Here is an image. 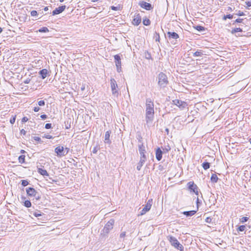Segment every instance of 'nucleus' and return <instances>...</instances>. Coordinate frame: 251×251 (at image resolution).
<instances>
[{
	"label": "nucleus",
	"mask_w": 251,
	"mask_h": 251,
	"mask_svg": "<svg viewBox=\"0 0 251 251\" xmlns=\"http://www.w3.org/2000/svg\"><path fill=\"white\" fill-rule=\"evenodd\" d=\"M196 210H190L188 211H184L182 212V213L186 217H190L194 215L196 213Z\"/></svg>",
	"instance_id": "nucleus-22"
},
{
	"label": "nucleus",
	"mask_w": 251,
	"mask_h": 251,
	"mask_svg": "<svg viewBox=\"0 0 251 251\" xmlns=\"http://www.w3.org/2000/svg\"><path fill=\"white\" fill-rule=\"evenodd\" d=\"M19 161L20 163H23L25 162V156L24 155H21L18 158Z\"/></svg>",
	"instance_id": "nucleus-33"
},
{
	"label": "nucleus",
	"mask_w": 251,
	"mask_h": 251,
	"mask_svg": "<svg viewBox=\"0 0 251 251\" xmlns=\"http://www.w3.org/2000/svg\"><path fill=\"white\" fill-rule=\"evenodd\" d=\"M227 11H231L232 10V8L231 7H227Z\"/></svg>",
	"instance_id": "nucleus-64"
},
{
	"label": "nucleus",
	"mask_w": 251,
	"mask_h": 251,
	"mask_svg": "<svg viewBox=\"0 0 251 251\" xmlns=\"http://www.w3.org/2000/svg\"><path fill=\"white\" fill-rule=\"evenodd\" d=\"M139 5L141 7H142L147 10H151L153 8L151 4L148 3L147 2L144 1L140 2L139 3Z\"/></svg>",
	"instance_id": "nucleus-11"
},
{
	"label": "nucleus",
	"mask_w": 251,
	"mask_h": 251,
	"mask_svg": "<svg viewBox=\"0 0 251 251\" xmlns=\"http://www.w3.org/2000/svg\"><path fill=\"white\" fill-rule=\"evenodd\" d=\"M243 20V19H237L235 20V23H241L242 22Z\"/></svg>",
	"instance_id": "nucleus-57"
},
{
	"label": "nucleus",
	"mask_w": 251,
	"mask_h": 251,
	"mask_svg": "<svg viewBox=\"0 0 251 251\" xmlns=\"http://www.w3.org/2000/svg\"><path fill=\"white\" fill-rule=\"evenodd\" d=\"M154 38L156 42H159L160 41V36L159 34L156 32H155L154 34Z\"/></svg>",
	"instance_id": "nucleus-32"
},
{
	"label": "nucleus",
	"mask_w": 251,
	"mask_h": 251,
	"mask_svg": "<svg viewBox=\"0 0 251 251\" xmlns=\"http://www.w3.org/2000/svg\"><path fill=\"white\" fill-rule=\"evenodd\" d=\"M40 117L42 120H45L47 119V116L46 114H42L40 116Z\"/></svg>",
	"instance_id": "nucleus-50"
},
{
	"label": "nucleus",
	"mask_w": 251,
	"mask_h": 251,
	"mask_svg": "<svg viewBox=\"0 0 251 251\" xmlns=\"http://www.w3.org/2000/svg\"><path fill=\"white\" fill-rule=\"evenodd\" d=\"M143 24L145 25H149L151 24V21L149 19H144L143 21Z\"/></svg>",
	"instance_id": "nucleus-30"
},
{
	"label": "nucleus",
	"mask_w": 251,
	"mask_h": 251,
	"mask_svg": "<svg viewBox=\"0 0 251 251\" xmlns=\"http://www.w3.org/2000/svg\"><path fill=\"white\" fill-rule=\"evenodd\" d=\"M139 151L140 153V154L141 155L140 158H143L144 159H147L146 155H145L146 153V150H145V147L143 145V144H138V145Z\"/></svg>",
	"instance_id": "nucleus-10"
},
{
	"label": "nucleus",
	"mask_w": 251,
	"mask_h": 251,
	"mask_svg": "<svg viewBox=\"0 0 251 251\" xmlns=\"http://www.w3.org/2000/svg\"><path fill=\"white\" fill-rule=\"evenodd\" d=\"M117 67V72H120L121 71V66H119V67Z\"/></svg>",
	"instance_id": "nucleus-60"
},
{
	"label": "nucleus",
	"mask_w": 251,
	"mask_h": 251,
	"mask_svg": "<svg viewBox=\"0 0 251 251\" xmlns=\"http://www.w3.org/2000/svg\"><path fill=\"white\" fill-rule=\"evenodd\" d=\"M30 80V79L27 78L24 81V83L25 84H28L29 83Z\"/></svg>",
	"instance_id": "nucleus-59"
},
{
	"label": "nucleus",
	"mask_w": 251,
	"mask_h": 251,
	"mask_svg": "<svg viewBox=\"0 0 251 251\" xmlns=\"http://www.w3.org/2000/svg\"><path fill=\"white\" fill-rule=\"evenodd\" d=\"M40 108L38 106H36L34 108L33 110L34 112H38L40 110Z\"/></svg>",
	"instance_id": "nucleus-52"
},
{
	"label": "nucleus",
	"mask_w": 251,
	"mask_h": 251,
	"mask_svg": "<svg viewBox=\"0 0 251 251\" xmlns=\"http://www.w3.org/2000/svg\"><path fill=\"white\" fill-rule=\"evenodd\" d=\"M233 18V15L231 14H228L226 15H225L223 17V20H226V19H232Z\"/></svg>",
	"instance_id": "nucleus-37"
},
{
	"label": "nucleus",
	"mask_w": 251,
	"mask_h": 251,
	"mask_svg": "<svg viewBox=\"0 0 251 251\" xmlns=\"http://www.w3.org/2000/svg\"><path fill=\"white\" fill-rule=\"evenodd\" d=\"M45 127L46 129H50L51 128V124L50 123H47L45 125Z\"/></svg>",
	"instance_id": "nucleus-46"
},
{
	"label": "nucleus",
	"mask_w": 251,
	"mask_h": 251,
	"mask_svg": "<svg viewBox=\"0 0 251 251\" xmlns=\"http://www.w3.org/2000/svg\"><path fill=\"white\" fill-rule=\"evenodd\" d=\"M246 4L248 7L251 6V0H250L246 2Z\"/></svg>",
	"instance_id": "nucleus-54"
},
{
	"label": "nucleus",
	"mask_w": 251,
	"mask_h": 251,
	"mask_svg": "<svg viewBox=\"0 0 251 251\" xmlns=\"http://www.w3.org/2000/svg\"><path fill=\"white\" fill-rule=\"evenodd\" d=\"M38 13H39V14H40L41 15V16H42V15L44 14V12H43V10H40L38 12Z\"/></svg>",
	"instance_id": "nucleus-61"
},
{
	"label": "nucleus",
	"mask_w": 251,
	"mask_h": 251,
	"mask_svg": "<svg viewBox=\"0 0 251 251\" xmlns=\"http://www.w3.org/2000/svg\"><path fill=\"white\" fill-rule=\"evenodd\" d=\"M240 220H248V218L246 217H243L242 218L240 219Z\"/></svg>",
	"instance_id": "nucleus-63"
},
{
	"label": "nucleus",
	"mask_w": 251,
	"mask_h": 251,
	"mask_svg": "<svg viewBox=\"0 0 251 251\" xmlns=\"http://www.w3.org/2000/svg\"><path fill=\"white\" fill-rule=\"evenodd\" d=\"M38 104L40 106H44L45 105V102L44 100H40L38 102Z\"/></svg>",
	"instance_id": "nucleus-44"
},
{
	"label": "nucleus",
	"mask_w": 251,
	"mask_h": 251,
	"mask_svg": "<svg viewBox=\"0 0 251 251\" xmlns=\"http://www.w3.org/2000/svg\"><path fill=\"white\" fill-rule=\"evenodd\" d=\"M30 14L32 16H36L39 15L38 12L36 10H32L30 12Z\"/></svg>",
	"instance_id": "nucleus-40"
},
{
	"label": "nucleus",
	"mask_w": 251,
	"mask_h": 251,
	"mask_svg": "<svg viewBox=\"0 0 251 251\" xmlns=\"http://www.w3.org/2000/svg\"><path fill=\"white\" fill-rule=\"evenodd\" d=\"M69 150L70 149L68 148H65V149L64 148V151H65V153H66V155L69 152Z\"/></svg>",
	"instance_id": "nucleus-56"
},
{
	"label": "nucleus",
	"mask_w": 251,
	"mask_h": 251,
	"mask_svg": "<svg viewBox=\"0 0 251 251\" xmlns=\"http://www.w3.org/2000/svg\"><path fill=\"white\" fill-rule=\"evenodd\" d=\"M44 11H47L48 10H49V7L48 6H46L44 8Z\"/></svg>",
	"instance_id": "nucleus-62"
},
{
	"label": "nucleus",
	"mask_w": 251,
	"mask_h": 251,
	"mask_svg": "<svg viewBox=\"0 0 251 251\" xmlns=\"http://www.w3.org/2000/svg\"><path fill=\"white\" fill-rule=\"evenodd\" d=\"M171 150V147L169 146H167L165 147V148L163 149V152L164 153L168 152Z\"/></svg>",
	"instance_id": "nucleus-35"
},
{
	"label": "nucleus",
	"mask_w": 251,
	"mask_h": 251,
	"mask_svg": "<svg viewBox=\"0 0 251 251\" xmlns=\"http://www.w3.org/2000/svg\"><path fill=\"white\" fill-rule=\"evenodd\" d=\"M54 151L57 154L58 156H62L66 155V153H65V151H64L63 147H57L56 148H55Z\"/></svg>",
	"instance_id": "nucleus-13"
},
{
	"label": "nucleus",
	"mask_w": 251,
	"mask_h": 251,
	"mask_svg": "<svg viewBox=\"0 0 251 251\" xmlns=\"http://www.w3.org/2000/svg\"><path fill=\"white\" fill-rule=\"evenodd\" d=\"M242 31H243L242 29H241V28L237 27V28H235L231 30V33L234 34V33H235L238 32H242Z\"/></svg>",
	"instance_id": "nucleus-29"
},
{
	"label": "nucleus",
	"mask_w": 251,
	"mask_h": 251,
	"mask_svg": "<svg viewBox=\"0 0 251 251\" xmlns=\"http://www.w3.org/2000/svg\"><path fill=\"white\" fill-rule=\"evenodd\" d=\"M168 239L171 245L173 246L175 248L180 251H183L184 248L183 246L179 243L177 239L172 236H169Z\"/></svg>",
	"instance_id": "nucleus-2"
},
{
	"label": "nucleus",
	"mask_w": 251,
	"mask_h": 251,
	"mask_svg": "<svg viewBox=\"0 0 251 251\" xmlns=\"http://www.w3.org/2000/svg\"><path fill=\"white\" fill-rule=\"evenodd\" d=\"M194 28L201 32L204 31L206 29L204 26L201 25L195 26H194Z\"/></svg>",
	"instance_id": "nucleus-23"
},
{
	"label": "nucleus",
	"mask_w": 251,
	"mask_h": 251,
	"mask_svg": "<svg viewBox=\"0 0 251 251\" xmlns=\"http://www.w3.org/2000/svg\"><path fill=\"white\" fill-rule=\"evenodd\" d=\"M188 189L191 192H193L195 193L196 195H198V187L194 182L190 181L187 183Z\"/></svg>",
	"instance_id": "nucleus-9"
},
{
	"label": "nucleus",
	"mask_w": 251,
	"mask_h": 251,
	"mask_svg": "<svg viewBox=\"0 0 251 251\" xmlns=\"http://www.w3.org/2000/svg\"><path fill=\"white\" fill-rule=\"evenodd\" d=\"M66 8L65 5H62L61 6H59L54 10L52 12V15H55L59 14L61 13L62 12H63Z\"/></svg>",
	"instance_id": "nucleus-14"
},
{
	"label": "nucleus",
	"mask_w": 251,
	"mask_h": 251,
	"mask_svg": "<svg viewBox=\"0 0 251 251\" xmlns=\"http://www.w3.org/2000/svg\"><path fill=\"white\" fill-rule=\"evenodd\" d=\"M38 31L39 32H47L49 31V30L47 27L44 26L39 29Z\"/></svg>",
	"instance_id": "nucleus-27"
},
{
	"label": "nucleus",
	"mask_w": 251,
	"mask_h": 251,
	"mask_svg": "<svg viewBox=\"0 0 251 251\" xmlns=\"http://www.w3.org/2000/svg\"><path fill=\"white\" fill-rule=\"evenodd\" d=\"M24 206L27 208L31 207V203L30 201L28 200H25L24 201Z\"/></svg>",
	"instance_id": "nucleus-31"
},
{
	"label": "nucleus",
	"mask_w": 251,
	"mask_h": 251,
	"mask_svg": "<svg viewBox=\"0 0 251 251\" xmlns=\"http://www.w3.org/2000/svg\"><path fill=\"white\" fill-rule=\"evenodd\" d=\"M205 222L208 224V225H207L209 227H211L213 225V223L212 222V221H208V220H206V221H205Z\"/></svg>",
	"instance_id": "nucleus-45"
},
{
	"label": "nucleus",
	"mask_w": 251,
	"mask_h": 251,
	"mask_svg": "<svg viewBox=\"0 0 251 251\" xmlns=\"http://www.w3.org/2000/svg\"><path fill=\"white\" fill-rule=\"evenodd\" d=\"M141 22V17L140 14H137L135 16L134 18L133 19L132 23L133 25L137 26Z\"/></svg>",
	"instance_id": "nucleus-15"
},
{
	"label": "nucleus",
	"mask_w": 251,
	"mask_h": 251,
	"mask_svg": "<svg viewBox=\"0 0 251 251\" xmlns=\"http://www.w3.org/2000/svg\"><path fill=\"white\" fill-rule=\"evenodd\" d=\"M247 226H245V225H242V226H240L238 227V231H244L246 229H247Z\"/></svg>",
	"instance_id": "nucleus-34"
},
{
	"label": "nucleus",
	"mask_w": 251,
	"mask_h": 251,
	"mask_svg": "<svg viewBox=\"0 0 251 251\" xmlns=\"http://www.w3.org/2000/svg\"><path fill=\"white\" fill-rule=\"evenodd\" d=\"M146 113H154V104L153 101L150 99L146 100Z\"/></svg>",
	"instance_id": "nucleus-6"
},
{
	"label": "nucleus",
	"mask_w": 251,
	"mask_h": 251,
	"mask_svg": "<svg viewBox=\"0 0 251 251\" xmlns=\"http://www.w3.org/2000/svg\"><path fill=\"white\" fill-rule=\"evenodd\" d=\"M27 195L30 197H34L36 200L40 199V196L39 193L33 187L26 188Z\"/></svg>",
	"instance_id": "nucleus-5"
},
{
	"label": "nucleus",
	"mask_w": 251,
	"mask_h": 251,
	"mask_svg": "<svg viewBox=\"0 0 251 251\" xmlns=\"http://www.w3.org/2000/svg\"><path fill=\"white\" fill-rule=\"evenodd\" d=\"M203 55V51L201 50H197L193 53L194 56H201Z\"/></svg>",
	"instance_id": "nucleus-25"
},
{
	"label": "nucleus",
	"mask_w": 251,
	"mask_h": 251,
	"mask_svg": "<svg viewBox=\"0 0 251 251\" xmlns=\"http://www.w3.org/2000/svg\"><path fill=\"white\" fill-rule=\"evenodd\" d=\"M16 115H15L14 116H12V117L10 120V123L11 124H13L16 120Z\"/></svg>",
	"instance_id": "nucleus-42"
},
{
	"label": "nucleus",
	"mask_w": 251,
	"mask_h": 251,
	"mask_svg": "<svg viewBox=\"0 0 251 251\" xmlns=\"http://www.w3.org/2000/svg\"><path fill=\"white\" fill-rule=\"evenodd\" d=\"M137 139L138 140V143L139 144H143L142 137L141 135H138Z\"/></svg>",
	"instance_id": "nucleus-39"
},
{
	"label": "nucleus",
	"mask_w": 251,
	"mask_h": 251,
	"mask_svg": "<svg viewBox=\"0 0 251 251\" xmlns=\"http://www.w3.org/2000/svg\"><path fill=\"white\" fill-rule=\"evenodd\" d=\"M238 16H241L245 15V14L243 12H241L240 11H239L238 13L236 14Z\"/></svg>",
	"instance_id": "nucleus-53"
},
{
	"label": "nucleus",
	"mask_w": 251,
	"mask_h": 251,
	"mask_svg": "<svg viewBox=\"0 0 251 251\" xmlns=\"http://www.w3.org/2000/svg\"><path fill=\"white\" fill-rule=\"evenodd\" d=\"M173 103L178 106L181 109H184L187 106V104L186 102L177 99L173 100Z\"/></svg>",
	"instance_id": "nucleus-8"
},
{
	"label": "nucleus",
	"mask_w": 251,
	"mask_h": 251,
	"mask_svg": "<svg viewBox=\"0 0 251 251\" xmlns=\"http://www.w3.org/2000/svg\"><path fill=\"white\" fill-rule=\"evenodd\" d=\"M168 83L167 75L163 73H159L158 75V84L161 88H164Z\"/></svg>",
	"instance_id": "nucleus-4"
},
{
	"label": "nucleus",
	"mask_w": 251,
	"mask_h": 251,
	"mask_svg": "<svg viewBox=\"0 0 251 251\" xmlns=\"http://www.w3.org/2000/svg\"><path fill=\"white\" fill-rule=\"evenodd\" d=\"M34 140L36 141H38V142H41V139L40 137H36V136H35V137H33Z\"/></svg>",
	"instance_id": "nucleus-48"
},
{
	"label": "nucleus",
	"mask_w": 251,
	"mask_h": 251,
	"mask_svg": "<svg viewBox=\"0 0 251 251\" xmlns=\"http://www.w3.org/2000/svg\"><path fill=\"white\" fill-rule=\"evenodd\" d=\"M43 138H45L46 139H52L53 137L50 135V134H45L43 136Z\"/></svg>",
	"instance_id": "nucleus-43"
},
{
	"label": "nucleus",
	"mask_w": 251,
	"mask_h": 251,
	"mask_svg": "<svg viewBox=\"0 0 251 251\" xmlns=\"http://www.w3.org/2000/svg\"><path fill=\"white\" fill-rule=\"evenodd\" d=\"M97 151H98V149H97V147H94V148H93V150L92 152H93L94 153H97Z\"/></svg>",
	"instance_id": "nucleus-58"
},
{
	"label": "nucleus",
	"mask_w": 251,
	"mask_h": 251,
	"mask_svg": "<svg viewBox=\"0 0 251 251\" xmlns=\"http://www.w3.org/2000/svg\"><path fill=\"white\" fill-rule=\"evenodd\" d=\"M146 160H147V159H144L143 158H140V161L138 163L137 166V170L140 171L141 170L142 167L143 166V164H144V163L145 162Z\"/></svg>",
	"instance_id": "nucleus-20"
},
{
	"label": "nucleus",
	"mask_w": 251,
	"mask_h": 251,
	"mask_svg": "<svg viewBox=\"0 0 251 251\" xmlns=\"http://www.w3.org/2000/svg\"><path fill=\"white\" fill-rule=\"evenodd\" d=\"M110 8L112 10H114V11L121 10L122 9V7H121L120 5H119V4L117 6H111L110 7Z\"/></svg>",
	"instance_id": "nucleus-28"
},
{
	"label": "nucleus",
	"mask_w": 251,
	"mask_h": 251,
	"mask_svg": "<svg viewBox=\"0 0 251 251\" xmlns=\"http://www.w3.org/2000/svg\"><path fill=\"white\" fill-rule=\"evenodd\" d=\"M111 131L110 130L107 131L105 133L104 136V142L105 143L110 144L111 143V141L110 140V135Z\"/></svg>",
	"instance_id": "nucleus-18"
},
{
	"label": "nucleus",
	"mask_w": 251,
	"mask_h": 251,
	"mask_svg": "<svg viewBox=\"0 0 251 251\" xmlns=\"http://www.w3.org/2000/svg\"><path fill=\"white\" fill-rule=\"evenodd\" d=\"M152 203V199H149L146 204L145 205V207L143 208V211H144V212H141V215H144L145 214L147 211H149L151 207Z\"/></svg>",
	"instance_id": "nucleus-12"
},
{
	"label": "nucleus",
	"mask_w": 251,
	"mask_h": 251,
	"mask_svg": "<svg viewBox=\"0 0 251 251\" xmlns=\"http://www.w3.org/2000/svg\"><path fill=\"white\" fill-rule=\"evenodd\" d=\"M114 221H108L106 224L105 225L103 229L100 232V237L102 238H105L107 237L110 230L113 227Z\"/></svg>",
	"instance_id": "nucleus-1"
},
{
	"label": "nucleus",
	"mask_w": 251,
	"mask_h": 251,
	"mask_svg": "<svg viewBox=\"0 0 251 251\" xmlns=\"http://www.w3.org/2000/svg\"><path fill=\"white\" fill-rule=\"evenodd\" d=\"M202 166L204 170H207L210 168V164L208 162H204L202 164Z\"/></svg>",
	"instance_id": "nucleus-26"
},
{
	"label": "nucleus",
	"mask_w": 251,
	"mask_h": 251,
	"mask_svg": "<svg viewBox=\"0 0 251 251\" xmlns=\"http://www.w3.org/2000/svg\"><path fill=\"white\" fill-rule=\"evenodd\" d=\"M126 236V232H123L120 234V238H124Z\"/></svg>",
	"instance_id": "nucleus-55"
},
{
	"label": "nucleus",
	"mask_w": 251,
	"mask_h": 251,
	"mask_svg": "<svg viewBox=\"0 0 251 251\" xmlns=\"http://www.w3.org/2000/svg\"><path fill=\"white\" fill-rule=\"evenodd\" d=\"M28 118L26 117H24L22 119V122L23 123L26 122L28 121Z\"/></svg>",
	"instance_id": "nucleus-49"
},
{
	"label": "nucleus",
	"mask_w": 251,
	"mask_h": 251,
	"mask_svg": "<svg viewBox=\"0 0 251 251\" xmlns=\"http://www.w3.org/2000/svg\"><path fill=\"white\" fill-rule=\"evenodd\" d=\"M218 180V177L217 175L215 174H213L211 177V181L213 183L217 182Z\"/></svg>",
	"instance_id": "nucleus-24"
},
{
	"label": "nucleus",
	"mask_w": 251,
	"mask_h": 251,
	"mask_svg": "<svg viewBox=\"0 0 251 251\" xmlns=\"http://www.w3.org/2000/svg\"><path fill=\"white\" fill-rule=\"evenodd\" d=\"M21 184L23 186H26L27 185H28L29 184V182L27 180H21Z\"/></svg>",
	"instance_id": "nucleus-36"
},
{
	"label": "nucleus",
	"mask_w": 251,
	"mask_h": 251,
	"mask_svg": "<svg viewBox=\"0 0 251 251\" xmlns=\"http://www.w3.org/2000/svg\"><path fill=\"white\" fill-rule=\"evenodd\" d=\"M162 151L160 149V148H158L155 151V156L156 158L158 161L161 160L163 154Z\"/></svg>",
	"instance_id": "nucleus-17"
},
{
	"label": "nucleus",
	"mask_w": 251,
	"mask_h": 251,
	"mask_svg": "<svg viewBox=\"0 0 251 251\" xmlns=\"http://www.w3.org/2000/svg\"><path fill=\"white\" fill-rule=\"evenodd\" d=\"M20 133H21V135H25V134H26V131L25 129H22L20 131Z\"/></svg>",
	"instance_id": "nucleus-51"
},
{
	"label": "nucleus",
	"mask_w": 251,
	"mask_h": 251,
	"mask_svg": "<svg viewBox=\"0 0 251 251\" xmlns=\"http://www.w3.org/2000/svg\"><path fill=\"white\" fill-rule=\"evenodd\" d=\"M115 64L116 67H119V66H121L122 65L121 61L120 60L119 61H116Z\"/></svg>",
	"instance_id": "nucleus-47"
},
{
	"label": "nucleus",
	"mask_w": 251,
	"mask_h": 251,
	"mask_svg": "<svg viewBox=\"0 0 251 251\" xmlns=\"http://www.w3.org/2000/svg\"><path fill=\"white\" fill-rule=\"evenodd\" d=\"M114 57V59L115 60V62L116 61H120L121 60V57H120V56L119 54L115 55Z\"/></svg>",
	"instance_id": "nucleus-41"
},
{
	"label": "nucleus",
	"mask_w": 251,
	"mask_h": 251,
	"mask_svg": "<svg viewBox=\"0 0 251 251\" xmlns=\"http://www.w3.org/2000/svg\"><path fill=\"white\" fill-rule=\"evenodd\" d=\"M154 113H146V121L147 123H151L153 120Z\"/></svg>",
	"instance_id": "nucleus-16"
},
{
	"label": "nucleus",
	"mask_w": 251,
	"mask_h": 251,
	"mask_svg": "<svg viewBox=\"0 0 251 251\" xmlns=\"http://www.w3.org/2000/svg\"><path fill=\"white\" fill-rule=\"evenodd\" d=\"M167 35L170 40H171L172 39L174 40L172 41H171V43L173 44H176L177 39L179 37L178 34L175 32L168 31L167 32Z\"/></svg>",
	"instance_id": "nucleus-7"
},
{
	"label": "nucleus",
	"mask_w": 251,
	"mask_h": 251,
	"mask_svg": "<svg viewBox=\"0 0 251 251\" xmlns=\"http://www.w3.org/2000/svg\"><path fill=\"white\" fill-rule=\"evenodd\" d=\"M33 215L36 217H38L42 215V213L39 211L34 212Z\"/></svg>",
	"instance_id": "nucleus-38"
},
{
	"label": "nucleus",
	"mask_w": 251,
	"mask_h": 251,
	"mask_svg": "<svg viewBox=\"0 0 251 251\" xmlns=\"http://www.w3.org/2000/svg\"><path fill=\"white\" fill-rule=\"evenodd\" d=\"M48 73V70L46 69H44L39 71V74L41 75L42 79H45L47 76Z\"/></svg>",
	"instance_id": "nucleus-19"
},
{
	"label": "nucleus",
	"mask_w": 251,
	"mask_h": 251,
	"mask_svg": "<svg viewBox=\"0 0 251 251\" xmlns=\"http://www.w3.org/2000/svg\"><path fill=\"white\" fill-rule=\"evenodd\" d=\"M38 172L40 175L43 176H49V174L46 170L42 169V168H38Z\"/></svg>",
	"instance_id": "nucleus-21"
},
{
	"label": "nucleus",
	"mask_w": 251,
	"mask_h": 251,
	"mask_svg": "<svg viewBox=\"0 0 251 251\" xmlns=\"http://www.w3.org/2000/svg\"><path fill=\"white\" fill-rule=\"evenodd\" d=\"M110 87L113 97L118 98L119 95V91L117 82L114 78H111L110 79Z\"/></svg>",
	"instance_id": "nucleus-3"
}]
</instances>
